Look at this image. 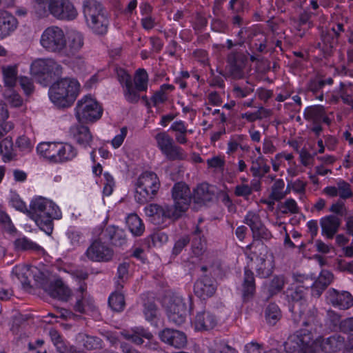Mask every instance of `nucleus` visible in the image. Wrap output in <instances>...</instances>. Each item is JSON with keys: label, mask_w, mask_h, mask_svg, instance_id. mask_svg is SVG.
I'll list each match as a JSON object with an SVG mask.
<instances>
[{"label": "nucleus", "mask_w": 353, "mask_h": 353, "mask_svg": "<svg viewBox=\"0 0 353 353\" xmlns=\"http://www.w3.org/2000/svg\"><path fill=\"white\" fill-rule=\"evenodd\" d=\"M28 212L39 228L48 235L53 231V220L60 219L62 216L59 206L42 196L32 200Z\"/></svg>", "instance_id": "nucleus-1"}, {"label": "nucleus", "mask_w": 353, "mask_h": 353, "mask_svg": "<svg viewBox=\"0 0 353 353\" xmlns=\"http://www.w3.org/2000/svg\"><path fill=\"white\" fill-rule=\"evenodd\" d=\"M80 90V84L74 79L63 78L54 82L50 88V101L59 108H68L74 103Z\"/></svg>", "instance_id": "nucleus-2"}, {"label": "nucleus", "mask_w": 353, "mask_h": 353, "mask_svg": "<svg viewBox=\"0 0 353 353\" xmlns=\"http://www.w3.org/2000/svg\"><path fill=\"white\" fill-rule=\"evenodd\" d=\"M83 14L86 25L92 33L105 35L110 25V17L101 3L97 0H86L83 4Z\"/></svg>", "instance_id": "nucleus-3"}, {"label": "nucleus", "mask_w": 353, "mask_h": 353, "mask_svg": "<svg viewBox=\"0 0 353 353\" xmlns=\"http://www.w3.org/2000/svg\"><path fill=\"white\" fill-rule=\"evenodd\" d=\"M160 186L159 179L155 172H143L137 178L135 183V200L140 204L151 201L157 196Z\"/></svg>", "instance_id": "nucleus-4"}, {"label": "nucleus", "mask_w": 353, "mask_h": 353, "mask_svg": "<svg viewBox=\"0 0 353 353\" xmlns=\"http://www.w3.org/2000/svg\"><path fill=\"white\" fill-rule=\"evenodd\" d=\"M172 193L174 200L173 205L152 203L145 208L144 211L146 216L154 225L161 226L173 221L176 213V183L172 186Z\"/></svg>", "instance_id": "nucleus-5"}, {"label": "nucleus", "mask_w": 353, "mask_h": 353, "mask_svg": "<svg viewBox=\"0 0 353 353\" xmlns=\"http://www.w3.org/2000/svg\"><path fill=\"white\" fill-rule=\"evenodd\" d=\"M30 72L38 82L46 86L61 74L62 67L53 59H37L32 63Z\"/></svg>", "instance_id": "nucleus-6"}, {"label": "nucleus", "mask_w": 353, "mask_h": 353, "mask_svg": "<svg viewBox=\"0 0 353 353\" xmlns=\"http://www.w3.org/2000/svg\"><path fill=\"white\" fill-rule=\"evenodd\" d=\"M103 114V108L91 95H85L79 99L75 107V116L79 122L94 123Z\"/></svg>", "instance_id": "nucleus-7"}, {"label": "nucleus", "mask_w": 353, "mask_h": 353, "mask_svg": "<svg viewBox=\"0 0 353 353\" xmlns=\"http://www.w3.org/2000/svg\"><path fill=\"white\" fill-rule=\"evenodd\" d=\"M288 353L315 352L314 340L310 331L301 329L290 335L284 343Z\"/></svg>", "instance_id": "nucleus-8"}, {"label": "nucleus", "mask_w": 353, "mask_h": 353, "mask_svg": "<svg viewBox=\"0 0 353 353\" xmlns=\"http://www.w3.org/2000/svg\"><path fill=\"white\" fill-rule=\"evenodd\" d=\"M71 274L79 285L75 292L77 301L74 307V310L80 313H85L94 308V301L87 291V284L85 282L88 279V274L82 270H77L73 271Z\"/></svg>", "instance_id": "nucleus-9"}, {"label": "nucleus", "mask_w": 353, "mask_h": 353, "mask_svg": "<svg viewBox=\"0 0 353 353\" xmlns=\"http://www.w3.org/2000/svg\"><path fill=\"white\" fill-rule=\"evenodd\" d=\"M40 44L48 52H61L66 48V38L63 30L56 26L48 27L41 35Z\"/></svg>", "instance_id": "nucleus-10"}, {"label": "nucleus", "mask_w": 353, "mask_h": 353, "mask_svg": "<svg viewBox=\"0 0 353 353\" xmlns=\"http://www.w3.org/2000/svg\"><path fill=\"white\" fill-rule=\"evenodd\" d=\"M297 281L303 283V285H298L294 289L288 290L286 296L288 301L293 303L292 305L290 307L292 318L295 323L299 324L301 322L303 314L301 307L303 305L305 290L309 288V285H305L303 276H300V279Z\"/></svg>", "instance_id": "nucleus-11"}, {"label": "nucleus", "mask_w": 353, "mask_h": 353, "mask_svg": "<svg viewBox=\"0 0 353 353\" xmlns=\"http://www.w3.org/2000/svg\"><path fill=\"white\" fill-rule=\"evenodd\" d=\"M59 20L71 21L76 19L78 12L70 0H52L48 6V14Z\"/></svg>", "instance_id": "nucleus-12"}, {"label": "nucleus", "mask_w": 353, "mask_h": 353, "mask_svg": "<svg viewBox=\"0 0 353 353\" xmlns=\"http://www.w3.org/2000/svg\"><path fill=\"white\" fill-rule=\"evenodd\" d=\"M256 248L261 251L257 257L256 272L263 278L269 276L274 268V255L263 243H258Z\"/></svg>", "instance_id": "nucleus-13"}, {"label": "nucleus", "mask_w": 353, "mask_h": 353, "mask_svg": "<svg viewBox=\"0 0 353 353\" xmlns=\"http://www.w3.org/2000/svg\"><path fill=\"white\" fill-rule=\"evenodd\" d=\"M247 58L245 55L237 51L231 52L227 58L228 71L234 79H241L245 77L244 68Z\"/></svg>", "instance_id": "nucleus-14"}, {"label": "nucleus", "mask_w": 353, "mask_h": 353, "mask_svg": "<svg viewBox=\"0 0 353 353\" xmlns=\"http://www.w3.org/2000/svg\"><path fill=\"white\" fill-rule=\"evenodd\" d=\"M85 255L92 261L108 262L112 259L114 252L101 240H96L88 248Z\"/></svg>", "instance_id": "nucleus-15"}, {"label": "nucleus", "mask_w": 353, "mask_h": 353, "mask_svg": "<svg viewBox=\"0 0 353 353\" xmlns=\"http://www.w3.org/2000/svg\"><path fill=\"white\" fill-rule=\"evenodd\" d=\"M315 352L321 350L324 352H337L345 348V338L339 334H334L326 339L321 336L314 340Z\"/></svg>", "instance_id": "nucleus-16"}, {"label": "nucleus", "mask_w": 353, "mask_h": 353, "mask_svg": "<svg viewBox=\"0 0 353 353\" xmlns=\"http://www.w3.org/2000/svg\"><path fill=\"white\" fill-rule=\"evenodd\" d=\"M157 147L169 161L176 159V145L174 140L166 132H161L154 136Z\"/></svg>", "instance_id": "nucleus-17"}, {"label": "nucleus", "mask_w": 353, "mask_h": 353, "mask_svg": "<svg viewBox=\"0 0 353 353\" xmlns=\"http://www.w3.org/2000/svg\"><path fill=\"white\" fill-rule=\"evenodd\" d=\"M327 299L335 307L347 310L353 305V297L347 291L339 292L335 289H330L327 292Z\"/></svg>", "instance_id": "nucleus-18"}, {"label": "nucleus", "mask_w": 353, "mask_h": 353, "mask_svg": "<svg viewBox=\"0 0 353 353\" xmlns=\"http://www.w3.org/2000/svg\"><path fill=\"white\" fill-rule=\"evenodd\" d=\"M44 290L51 297L63 301H67L72 294L71 290L61 279L54 280L46 285Z\"/></svg>", "instance_id": "nucleus-19"}, {"label": "nucleus", "mask_w": 353, "mask_h": 353, "mask_svg": "<svg viewBox=\"0 0 353 353\" xmlns=\"http://www.w3.org/2000/svg\"><path fill=\"white\" fill-rule=\"evenodd\" d=\"M216 290V281L207 276L199 279L194 284L195 294L202 299L212 296Z\"/></svg>", "instance_id": "nucleus-20"}, {"label": "nucleus", "mask_w": 353, "mask_h": 353, "mask_svg": "<svg viewBox=\"0 0 353 353\" xmlns=\"http://www.w3.org/2000/svg\"><path fill=\"white\" fill-rule=\"evenodd\" d=\"M70 135L72 139L83 148L92 146L93 137L90 129L83 125H75L70 128Z\"/></svg>", "instance_id": "nucleus-21"}, {"label": "nucleus", "mask_w": 353, "mask_h": 353, "mask_svg": "<svg viewBox=\"0 0 353 353\" xmlns=\"http://www.w3.org/2000/svg\"><path fill=\"white\" fill-rule=\"evenodd\" d=\"M303 116L305 119L312 123H325L329 125L331 119L327 117L325 110L322 105H312L305 109Z\"/></svg>", "instance_id": "nucleus-22"}, {"label": "nucleus", "mask_w": 353, "mask_h": 353, "mask_svg": "<svg viewBox=\"0 0 353 353\" xmlns=\"http://www.w3.org/2000/svg\"><path fill=\"white\" fill-rule=\"evenodd\" d=\"M18 27V21L10 12L0 11V39H3L12 34Z\"/></svg>", "instance_id": "nucleus-23"}, {"label": "nucleus", "mask_w": 353, "mask_h": 353, "mask_svg": "<svg viewBox=\"0 0 353 353\" xmlns=\"http://www.w3.org/2000/svg\"><path fill=\"white\" fill-rule=\"evenodd\" d=\"M217 323L216 316L205 310L198 312L194 321L195 329L199 331L213 329Z\"/></svg>", "instance_id": "nucleus-24"}, {"label": "nucleus", "mask_w": 353, "mask_h": 353, "mask_svg": "<svg viewBox=\"0 0 353 353\" xmlns=\"http://www.w3.org/2000/svg\"><path fill=\"white\" fill-rule=\"evenodd\" d=\"M341 224V219L334 215H327L320 219L322 235L328 239L334 238Z\"/></svg>", "instance_id": "nucleus-25"}, {"label": "nucleus", "mask_w": 353, "mask_h": 353, "mask_svg": "<svg viewBox=\"0 0 353 353\" xmlns=\"http://www.w3.org/2000/svg\"><path fill=\"white\" fill-rule=\"evenodd\" d=\"M255 290L256 285L254 273L250 270L245 268L241 284V292L243 301H248L252 299Z\"/></svg>", "instance_id": "nucleus-26"}, {"label": "nucleus", "mask_w": 353, "mask_h": 353, "mask_svg": "<svg viewBox=\"0 0 353 353\" xmlns=\"http://www.w3.org/2000/svg\"><path fill=\"white\" fill-rule=\"evenodd\" d=\"M178 218L181 216V212H186L191 203V192L187 184L178 182Z\"/></svg>", "instance_id": "nucleus-27"}, {"label": "nucleus", "mask_w": 353, "mask_h": 353, "mask_svg": "<svg viewBox=\"0 0 353 353\" xmlns=\"http://www.w3.org/2000/svg\"><path fill=\"white\" fill-rule=\"evenodd\" d=\"M102 235L116 246H122L126 243L125 231L114 225H109L103 231Z\"/></svg>", "instance_id": "nucleus-28"}, {"label": "nucleus", "mask_w": 353, "mask_h": 353, "mask_svg": "<svg viewBox=\"0 0 353 353\" xmlns=\"http://www.w3.org/2000/svg\"><path fill=\"white\" fill-rule=\"evenodd\" d=\"M77 154L76 148L70 143H57L54 163H64L72 160Z\"/></svg>", "instance_id": "nucleus-29"}, {"label": "nucleus", "mask_w": 353, "mask_h": 353, "mask_svg": "<svg viewBox=\"0 0 353 353\" xmlns=\"http://www.w3.org/2000/svg\"><path fill=\"white\" fill-rule=\"evenodd\" d=\"M121 335L127 340L132 341L133 343L141 345L143 343L142 338L151 339L152 334L148 330L143 327H134L130 330H123Z\"/></svg>", "instance_id": "nucleus-30"}, {"label": "nucleus", "mask_w": 353, "mask_h": 353, "mask_svg": "<svg viewBox=\"0 0 353 353\" xmlns=\"http://www.w3.org/2000/svg\"><path fill=\"white\" fill-rule=\"evenodd\" d=\"M250 170L254 177L261 179L270 172V166L268 165L266 159L263 156H259L252 161Z\"/></svg>", "instance_id": "nucleus-31"}, {"label": "nucleus", "mask_w": 353, "mask_h": 353, "mask_svg": "<svg viewBox=\"0 0 353 353\" xmlns=\"http://www.w3.org/2000/svg\"><path fill=\"white\" fill-rule=\"evenodd\" d=\"M214 192L208 183H203L199 185L194 191V199L197 203H205L212 200Z\"/></svg>", "instance_id": "nucleus-32"}, {"label": "nucleus", "mask_w": 353, "mask_h": 353, "mask_svg": "<svg viewBox=\"0 0 353 353\" xmlns=\"http://www.w3.org/2000/svg\"><path fill=\"white\" fill-rule=\"evenodd\" d=\"M254 241L247 246L248 250H251L253 247L256 248V244L261 243L260 241H270L272 237V232L265 226L263 223L257 226L252 230Z\"/></svg>", "instance_id": "nucleus-33"}, {"label": "nucleus", "mask_w": 353, "mask_h": 353, "mask_svg": "<svg viewBox=\"0 0 353 353\" xmlns=\"http://www.w3.org/2000/svg\"><path fill=\"white\" fill-rule=\"evenodd\" d=\"M84 44V38L82 33L77 31H72L68 37V54L74 55L79 52Z\"/></svg>", "instance_id": "nucleus-34"}, {"label": "nucleus", "mask_w": 353, "mask_h": 353, "mask_svg": "<svg viewBox=\"0 0 353 353\" xmlns=\"http://www.w3.org/2000/svg\"><path fill=\"white\" fill-rule=\"evenodd\" d=\"M57 143L43 142L38 145L37 151L38 154L54 163Z\"/></svg>", "instance_id": "nucleus-35"}, {"label": "nucleus", "mask_w": 353, "mask_h": 353, "mask_svg": "<svg viewBox=\"0 0 353 353\" xmlns=\"http://www.w3.org/2000/svg\"><path fill=\"white\" fill-rule=\"evenodd\" d=\"M127 226L134 236H141L144 232L145 226L142 220L136 214L128 215L126 219Z\"/></svg>", "instance_id": "nucleus-36"}, {"label": "nucleus", "mask_w": 353, "mask_h": 353, "mask_svg": "<svg viewBox=\"0 0 353 353\" xmlns=\"http://www.w3.org/2000/svg\"><path fill=\"white\" fill-rule=\"evenodd\" d=\"M14 244L16 248L20 250L32 251L37 254H44L45 252L44 249L41 246L27 237L17 239Z\"/></svg>", "instance_id": "nucleus-37"}, {"label": "nucleus", "mask_w": 353, "mask_h": 353, "mask_svg": "<svg viewBox=\"0 0 353 353\" xmlns=\"http://www.w3.org/2000/svg\"><path fill=\"white\" fill-rule=\"evenodd\" d=\"M12 279L15 281L17 279L20 282L23 288H28L30 285L29 280L30 270L25 265L16 266L13 268L12 272Z\"/></svg>", "instance_id": "nucleus-38"}, {"label": "nucleus", "mask_w": 353, "mask_h": 353, "mask_svg": "<svg viewBox=\"0 0 353 353\" xmlns=\"http://www.w3.org/2000/svg\"><path fill=\"white\" fill-rule=\"evenodd\" d=\"M174 90V86L169 84H163L161 86L159 90L156 92L150 99V102L154 106H157L163 103L168 98V94Z\"/></svg>", "instance_id": "nucleus-39"}, {"label": "nucleus", "mask_w": 353, "mask_h": 353, "mask_svg": "<svg viewBox=\"0 0 353 353\" xmlns=\"http://www.w3.org/2000/svg\"><path fill=\"white\" fill-rule=\"evenodd\" d=\"M334 36H331L330 33L323 35V41L325 43H328L330 48H333L338 43V39L341 37L342 32H344V26L342 23H336L332 28Z\"/></svg>", "instance_id": "nucleus-40"}, {"label": "nucleus", "mask_w": 353, "mask_h": 353, "mask_svg": "<svg viewBox=\"0 0 353 353\" xmlns=\"http://www.w3.org/2000/svg\"><path fill=\"white\" fill-rule=\"evenodd\" d=\"M0 154L4 162L10 161L14 158L13 142L11 138L6 137L0 142Z\"/></svg>", "instance_id": "nucleus-41"}, {"label": "nucleus", "mask_w": 353, "mask_h": 353, "mask_svg": "<svg viewBox=\"0 0 353 353\" xmlns=\"http://www.w3.org/2000/svg\"><path fill=\"white\" fill-rule=\"evenodd\" d=\"M254 85L246 81L245 83H235L233 85L232 93L235 98L243 99L254 92Z\"/></svg>", "instance_id": "nucleus-42"}, {"label": "nucleus", "mask_w": 353, "mask_h": 353, "mask_svg": "<svg viewBox=\"0 0 353 353\" xmlns=\"http://www.w3.org/2000/svg\"><path fill=\"white\" fill-rule=\"evenodd\" d=\"M5 85L7 88H14L17 83V68L16 65H8L3 68Z\"/></svg>", "instance_id": "nucleus-43"}, {"label": "nucleus", "mask_w": 353, "mask_h": 353, "mask_svg": "<svg viewBox=\"0 0 353 353\" xmlns=\"http://www.w3.org/2000/svg\"><path fill=\"white\" fill-rule=\"evenodd\" d=\"M265 316L269 324L274 325L281 317L279 306L275 303L269 304L265 309Z\"/></svg>", "instance_id": "nucleus-44"}, {"label": "nucleus", "mask_w": 353, "mask_h": 353, "mask_svg": "<svg viewBox=\"0 0 353 353\" xmlns=\"http://www.w3.org/2000/svg\"><path fill=\"white\" fill-rule=\"evenodd\" d=\"M285 182L281 179H276L271 188L270 198L275 201L283 199L287 192H284Z\"/></svg>", "instance_id": "nucleus-45"}, {"label": "nucleus", "mask_w": 353, "mask_h": 353, "mask_svg": "<svg viewBox=\"0 0 353 353\" xmlns=\"http://www.w3.org/2000/svg\"><path fill=\"white\" fill-rule=\"evenodd\" d=\"M285 277L283 276H274L268 285V296H272L280 292L285 285Z\"/></svg>", "instance_id": "nucleus-46"}, {"label": "nucleus", "mask_w": 353, "mask_h": 353, "mask_svg": "<svg viewBox=\"0 0 353 353\" xmlns=\"http://www.w3.org/2000/svg\"><path fill=\"white\" fill-rule=\"evenodd\" d=\"M110 307L116 312H121L125 307L124 296L119 292H113L108 299Z\"/></svg>", "instance_id": "nucleus-47"}, {"label": "nucleus", "mask_w": 353, "mask_h": 353, "mask_svg": "<svg viewBox=\"0 0 353 353\" xmlns=\"http://www.w3.org/2000/svg\"><path fill=\"white\" fill-rule=\"evenodd\" d=\"M143 312L148 321H153L158 314V308L154 301L147 299L143 303Z\"/></svg>", "instance_id": "nucleus-48"}, {"label": "nucleus", "mask_w": 353, "mask_h": 353, "mask_svg": "<svg viewBox=\"0 0 353 353\" xmlns=\"http://www.w3.org/2000/svg\"><path fill=\"white\" fill-rule=\"evenodd\" d=\"M134 86L138 91H145L148 88V76L144 69H139L134 77Z\"/></svg>", "instance_id": "nucleus-49"}, {"label": "nucleus", "mask_w": 353, "mask_h": 353, "mask_svg": "<svg viewBox=\"0 0 353 353\" xmlns=\"http://www.w3.org/2000/svg\"><path fill=\"white\" fill-rule=\"evenodd\" d=\"M6 100L12 107H20L23 104L21 96L13 90V88H6L3 93Z\"/></svg>", "instance_id": "nucleus-50"}, {"label": "nucleus", "mask_w": 353, "mask_h": 353, "mask_svg": "<svg viewBox=\"0 0 353 353\" xmlns=\"http://www.w3.org/2000/svg\"><path fill=\"white\" fill-rule=\"evenodd\" d=\"M178 314L181 312L180 315H178V325H180L185 322L186 318L190 314V301H188L185 303L183 299H178Z\"/></svg>", "instance_id": "nucleus-51"}, {"label": "nucleus", "mask_w": 353, "mask_h": 353, "mask_svg": "<svg viewBox=\"0 0 353 353\" xmlns=\"http://www.w3.org/2000/svg\"><path fill=\"white\" fill-rule=\"evenodd\" d=\"M303 279L305 285H309V288L311 287L312 294L313 296L319 297L327 288L325 286V283H324V284H321V281L316 280L315 281H313L308 277H303Z\"/></svg>", "instance_id": "nucleus-52"}, {"label": "nucleus", "mask_w": 353, "mask_h": 353, "mask_svg": "<svg viewBox=\"0 0 353 353\" xmlns=\"http://www.w3.org/2000/svg\"><path fill=\"white\" fill-rule=\"evenodd\" d=\"M52 0H32L36 14L39 17L48 16V6Z\"/></svg>", "instance_id": "nucleus-53"}, {"label": "nucleus", "mask_w": 353, "mask_h": 353, "mask_svg": "<svg viewBox=\"0 0 353 353\" xmlns=\"http://www.w3.org/2000/svg\"><path fill=\"white\" fill-rule=\"evenodd\" d=\"M279 210L283 214H297L299 208L296 201L293 199H288L279 204Z\"/></svg>", "instance_id": "nucleus-54"}, {"label": "nucleus", "mask_w": 353, "mask_h": 353, "mask_svg": "<svg viewBox=\"0 0 353 353\" xmlns=\"http://www.w3.org/2000/svg\"><path fill=\"white\" fill-rule=\"evenodd\" d=\"M228 8L232 14H243L248 10L249 3L244 0H230Z\"/></svg>", "instance_id": "nucleus-55"}, {"label": "nucleus", "mask_w": 353, "mask_h": 353, "mask_svg": "<svg viewBox=\"0 0 353 353\" xmlns=\"http://www.w3.org/2000/svg\"><path fill=\"white\" fill-rule=\"evenodd\" d=\"M82 343L88 350L99 349L102 347V341L98 337L85 335L82 338Z\"/></svg>", "instance_id": "nucleus-56"}, {"label": "nucleus", "mask_w": 353, "mask_h": 353, "mask_svg": "<svg viewBox=\"0 0 353 353\" xmlns=\"http://www.w3.org/2000/svg\"><path fill=\"white\" fill-rule=\"evenodd\" d=\"M243 222L250 228L251 231L257 226L261 225V223H263L259 214L253 211L248 212L245 216Z\"/></svg>", "instance_id": "nucleus-57"}, {"label": "nucleus", "mask_w": 353, "mask_h": 353, "mask_svg": "<svg viewBox=\"0 0 353 353\" xmlns=\"http://www.w3.org/2000/svg\"><path fill=\"white\" fill-rule=\"evenodd\" d=\"M338 194L340 198L347 199L353 195L351 185L344 180H340L337 183Z\"/></svg>", "instance_id": "nucleus-58"}, {"label": "nucleus", "mask_w": 353, "mask_h": 353, "mask_svg": "<svg viewBox=\"0 0 353 353\" xmlns=\"http://www.w3.org/2000/svg\"><path fill=\"white\" fill-rule=\"evenodd\" d=\"M124 96L125 99L130 103H137L139 100V92L136 87L133 85L132 82L124 86Z\"/></svg>", "instance_id": "nucleus-59"}, {"label": "nucleus", "mask_w": 353, "mask_h": 353, "mask_svg": "<svg viewBox=\"0 0 353 353\" xmlns=\"http://www.w3.org/2000/svg\"><path fill=\"white\" fill-rule=\"evenodd\" d=\"M0 224H1L3 229L10 234L16 232V228L13 225L10 217L3 211H0Z\"/></svg>", "instance_id": "nucleus-60"}, {"label": "nucleus", "mask_w": 353, "mask_h": 353, "mask_svg": "<svg viewBox=\"0 0 353 353\" xmlns=\"http://www.w3.org/2000/svg\"><path fill=\"white\" fill-rule=\"evenodd\" d=\"M265 113H266V110L263 107H261L256 112H248L241 114V117L242 119H246L249 122H254L256 120H260L265 117Z\"/></svg>", "instance_id": "nucleus-61"}, {"label": "nucleus", "mask_w": 353, "mask_h": 353, "mask_svg": "<svg viewBox=\"0 0 353 353\" xmlns=\"http://www.w3.org/2000/svg\"><path fill=\"white\" fill-rule=\"evenodd\" d=\"M161 341L171 346L174 345L176 332L174 330L165 328L159 334Z\"/></svg>", "instance_id": "nucleus-62"}, {"label": "nucleus", "mask_w": 353, "mask_h": 353, "mask_svg": "<svg viewBox=\"0 0 353 353\" xmlns=\"http://www.w3.org/2000/svg\"><path fill=\"white\" fill-rule=\"evenodd\" d=\"M205 249V242L201 236L196 237L192 243V250L194 254L199 256L203 254Z\"/></svg>", "instance_id": "nucleus-63"}, {"label": "nucleus", "mask_w": 353, "mask_h": 353, "mask_svg": "<svg viewBox=\"0 0 353 353\" xmlns=\"http://www.w3.org/2000/svg\"><path fill=\"white\" fill-rule=\"evenodd\" d=\"M103 177L105 179L104 185L103 189V193L105 196H110L112 194L114 187V181L113 177L108 172L104 173Z\"/></svg>", "instance_id": "nucleus-64"}]
</instances>
